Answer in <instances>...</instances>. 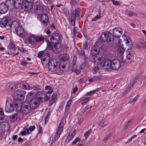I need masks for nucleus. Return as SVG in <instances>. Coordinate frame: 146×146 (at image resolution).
Here are the masks:
<instances>
[{
	"instance_id": "nucleus-43",
	"label": "nucleus",
	"mask_w": 146,
	"mask_h": 146,
	"mask_svg": "<svg viewBox=\"0 0 146 146\" xmlns=\"http://www.w3.org/2000/svg\"><path fill=\"white\" fill-rule=\"evenodd\" d=\"M83 47V48L86 50H87L90 48V44L88 41L85 42L84 44Z\"/></svg>"
},
{
	"instance_id": "nucleus-46",
	"label": "nucleus",
	"mask_w": 146,
	"mask_h": 146,
	"mask_svg": "<svg viewBox=\"0 0 146 146\" xmlns=\"http://www.w3.org/2000/svg\"><path fill=\"white\" fill-rule=\"evenodd\" d=\"M139 42L140 46L143 48H146V42H145L143 40H141Z\"/></svg>"
},
{
	"instance_id": "nucleus-58",
	"label": "nucleus",
	"mask_w": 146,
	"mask_h": 146,
	"mask_svg": "<svg viewBox=\"0 0 146 146\" xmlns=\"http://www.w3.org/2000/svg\"><path fill=\"white\" fill-rule=\"evenodd\" d=\"M80 141V139L78 137H77L76 138V139L72 143V145H74L77 143V142L78 141Z\"/></svg>"
},
{
	"instance_id": "nucleus-40",
	"label": "nucleus",
	"mask_w": 146,
	"mask_h": 146,
	"mask_svg": "<svg viewBox=\"0 0 146 146\" xmlns=\"http://www.w3.org/2000/svg\"><path fill=\"white\" fill-rule=\"evenodd\" d=\"M100 79L99 77L98 76L92 77L89 81L90 82H92L99 80Z\"/></svg>"
},
{
	"instance_id": "nucleus-50",
	"label": "nucleus",
	"mask_w": 146,
	"mask_h": 146,
	"mask_svg": "<svg viewBox=\"0 0 146 146\" xmlns=\"http://www.w3.org/2000/svg\"><path fill=\"white\" fill-rule=\"evenodd\" d=\"M98 89H95V90H93V91H90L89 92H87L86 94V96H89L92 94H93L95 93L97 91V90Z\"/></svg>"
},
{
	"instance_id": "nucleus-5",
	"label": "nucleus",
	"mask_w": 146,
	"mask_h": 146,
	"mask_svg": "<svg viewBox=\"0 0 146 146\" xmlns=\"http://www.w3.org/2000/svg\"><path fill=\"white\" fill-rule=\"evenodd\" d=\"M58 62L54 59H52L50 61L49 65L48 66V69L52 72H55L58 69Z\"/></svg>"
},
{
	"instance_id": "nucleus-25",
	"label": "nucleus",
	"mask_w": 146,
	"mask_h": 146,
	"mask_svg": "<svg viewBox=\"0 0 146 146\" xmlns=\"http://www.w3.org/2000/svg\"><path fill=\"white\" fill-rule=\"evenodd\" d=\"M102 43L100 44H98V42H97L96 44L93 47H92L91 49V51L92 52H93L94 53L96 54H98L100 51L99 46V45L101 46Z\"/></svg>"
},
{
	"instance_id": "nucleus-39",
	"label": "nucleus",
	"mask_w": 146,
	"mask_h": 146,
	"mask_svg": "<svg viewBox=\"0 0 146 146\" xmlns=\"http://www.w3.org/2000/svg\"><path fill=\"white\" fill-rule=\"evenodd\" d=\"M124 12L125 15H128L129 17H131L132 16H137L136 14L133 12L130 11L126 10Z\"/></svg>"
},
{
	"instance_id": "nucleus-38",
	"label": "nucleus",
	"mask_w": 146,
	"mask_h": 146,
	"mask_svg": "<svg viewBox=\"0 0 146 146\" xmlns=\"http://www.w3.org/2000/svg\"><path fill=\"white\" fill-rule=\"evenodd\" d=\"M36 43L37 42H44V38L43 36H35Z\"/></svg>"
},
{
	"instance_id": "nucleus-28",
	"label": "nucleus",
	"mask_w": 146,
	"mask_h": 146,
	"mask_svg": "<svg viewBox=\"0 0 146 146\" xmlns=\"http://www.w3.org/2000/svg\"><path fill=\"white\" fill-rule=\"evenodd\" d=\"M14 0H6L5 3H4L5 5L7 6L8 8L11 7V8L14 7Z\"/></svg>"
},
{
	"instance_id": "nucleus-51",
	"label": "nucleus",
	"mask_w": 146,
	"mask_h": 146,
	"mask_svg": "<svg viewBox=\"0 0 146 146\" xmlns=\"http://www.w3.org/2000/svg\"><path fill=\"white\" fill-rule=\"evenodd\" d=\"M95 55L91 54L89 57V60L90 61L92 62H95Z\"/></svg>"
},
{
	"instance_id": "nucleus-18",
	"label": "nucleus",
	"mask_w": 146,
	"mask_h": 146,
	"mask_svg": "<svg viewBox=\"0 0 146 146\" xmlns=\"http://www.w3.org/2000/svg\"><path fill=\"white\" fill-rule=\"evenodd\" d=\"M63 125H62L61 122H60L54 137V140L55 141H56L58 139L60 135L62 132L63 130Z\"/></svg>"
},
{
	"instance_id": "nucleus-20",
	"label": "nucleus",
	"mask_w": 146,
	"mask_h": 146,
	"mask_svg": "<svg viewBox=\"0 0 146 146\" xmlns=\"http://www.w3.org/2000/svg\"><path fill=\"white\" fill-rule=\"evenodd\" d=\"M101 65L103 69H104L111 68V61L108 59L106 60L101 63Z\"/></svg>"
},
{
	"instance_id": "nucleus-17",
	"label": "nucleus",
	"mask_w": 146,
	"mask_h": 146,
	"mask_svg": "<svg viewBox=\"0 0 146 146\" xmlns=\"http://www.w3.org/2000/svg\"><path fill=\"white\" fill-rule=\"evenodd\" d=\"M123 32L122 29L120 27H115L113 29V36L116 38H119L122 35Z\"/></svg>"
},
{
	"instance_id": "nucleus-42",
	"label": "nucleus",
	"mask_w": 146,
	"mask_h": 146,
	"mask_svg": "<svg viewBox=\"0 0 146 146\" xmlns=\"http://www.w3.org/2000/svg\"><path fill=\"white\" fill-rule=\"evenodd\" d=\"M92 108V106H86L83 113L85 115L87 114L91 110Z\"/></svg>"
},
{
	"instance_id": "nucleus-30",
	"label": "nucleus",
	"mask_w": 146,
	"mask_h": 146,
	"mask_svg": "<svg viewBox=\"0 0 146 146\" xmlns=\"http://www.w3.org/2000/svg\"><path fill=\"white\" fill-rule=\"evenodd\" d=\"M125 44L127 46V49H131L132 46V42L129 38L127 39L126 40H125Z\"/></svg>"
},
{
	"instance_id": "nucleus-22",
	"label": "nucleus",
	"mask_w": 146,
	"mask_h": 146,
	"mask_svg": "<svg viewBox=\"0 0 146 146\" xmlns=\"http://www.w3.org/2000/svg\"><path fill=\"white\" fill-rule=\"evenodd\" d=\"M8 9V8L6 5H5L4 3H2L0 4V13H5L7 11Z\"/></svg>"
},
{
	"instance_id": "nucleus-27",
	"label": "nucleus",
	"mask_w": 146,
	"mask_h": 146,
	"mask_svg": "<svg viewBox=\"0 0 146 146\" xmlns=\"http://www.w3.org/2000/svg\"><path fill=\"white\" fill-rule=\"evenodd\" d=\"M14 6L16 8H18L22 6L24 0H14Z\"/></svg>"
},
{
	"instance_id": "nucleus-23",
	"label": "nucleus",
	"mask_w": 146,
	"mask_h": 146,
	"mask_svg": "<svg viewBox=\"0 0 146 146\" xmlns=\"http://www.w3.org/2000/svg\"><path fill=\"white\" fill-rule=\"evenodd\" d=\"M49 52V51H46L45 50L40 51L38 54L37 56L42 60L43 58H45L44 55L48 56Z\"/></svg>"
},
{
	"instance_id": "nucleus-15",
	"label": "nucleus",
	"mask_w": 146,
	"mask_h": 146,
	"mask_svg": "<svg viewBox=\"0 0 146 146\" xmlns=\"http://www.w3.org/2000/svg\"><path fill=\"white\" fill-rule=\"evenodd\" d=\"M14 23H16L17 25V26L15 27L17 35L21 37H23L25 35L23 29L19 26V24L17 22H14Z\"/></svg>"
},
{
	"instance_id": "nucleus-11",
	"label": "nucleus",
	"mask_w": 146,
	"mask_h": 146,
	"mask_svg": "<svg viewBox=\"0 0 146 146\" xmlns=\"http://www.w3.org/2000/svg\"><path fill=\"white\" fill-rule=\"evenodd\" d=\"M121 62L117 59H114L111 62V69L114 70H118L120 67Z\"/></svg>"
},
{
	"instance_id": "nucleus-29",
	"label": "nucleus",
	"mask_w": 146,
	"mask_h": 146,
	"mask_svg": "<svg viewBox=\"0 0 146 146\" xmlns=\"http://www.w3.org/2000/svg\"><path fill=\"white\" fill-rule=\"evenodd\" d=\"M137 80V76L135 77V79L133 80V82L131 83L130 85H129L128 87L127 88L126 90L125 91V94L128 93V92L131 89V88H132L134 84L136 82Z\"/></svg>"
},
{
	"instance_id": "nucleus-62",
	"label": "nucleus",
	"mask_w": 146,
	"mask_h": 146,
	"mask_svg": "<svg viewBox=\"0 0 146 146\" xmlns=\"http://www.w3.org/2000/svg\"><path fill=\"white\" fill-rule=\"evenodd\" d=\"M99 69V68L98 66H95L94 68L93 71L94 73H96L98 70Z\"/></svg>"
},
{
	"instance_id": "nucleus-3",
	"label": "nucleus",
	"mask_w": 146,
	"mask_h": 146,
	"mask_svg": "<svg viewBox=\"0 0 146 146\" xmlns=\"http://www.w3.org/2000/svg\"><path fill=\"white\" fill-rule=\"evenodd\" d=\"M81 11V10L80 9L77 8L72 12L70 21L71 24L72 25H75L76 19L80 20L79 15Z\"/></svg>"
},
{
	"instance_id": "nucleus-52",
	"label": "nucleus",
	"mask_w": 146,
	"mask_h": 146,
	"mask_svg": "<svg viewBox=\"0 0 146 146\" xmlns=\"http://www.w3.org/2000/svg\"><path fill=\"white\" fill-rule=\"evenodd\" d=\"M56 100L55 99H54L51 98L49 102L50 106H51L53 104L55 103Z\"/></svg>"
},
{
	"instance_id": "nucleus-12",
	"label": "nucleus",
	"mask_w": 146,
	"mask_h": 146,
	"mask_svg": "<svg viewBox=\"0 0 146 146\" xmlns=\"http://www.w3.org/2000/svg\"><path fill=\"white\" fill-rule=\"evenodd\" d=\"M7 47L8 48L10 49V52H7V54L10 55L14 54V56H16L18 54V52L15 53L16 50L15 44L10 42Z\"/></svg>"
},
{
	"instance_id": "nucleus-64",
	"label": "nucleus",
	"mask_w": 146,
	"mask_h": 146,
	"mask_svg": "<svg viewBox=\"0 0 146 146\" xmlns=\"http://www.w3.org/2000/svg\"><path fill=\"white\" fill-rule=\"evenodd\" d=\"M57 95L56 93H54L52 95V96L51 97V98H52L56 100V99L57 98Z\"/></svg>"
},
{
	"instance_id": "nucleus-1",
	"label": "nucleus",
	"mask_w": 146,
	"mask_h": 146,
	"mask_svg": "<svg viewBox=\"0 0 146 146\" xmlns=\"http://www.w3.org/2000/svg\"><path fill=\"white\" fill-rule=\"evenodd\" d=\"M114 38L111 33L109 31H105L102 33L99 38L98 39V44H100L102 42L106 41L109 44L112 43Z\"/></svg>"
},
{
	"instance_id": "nucleus-57",
	"label": "nucleus",
	"mask_w": 146,
	"mask_h": 146,
	"mask_svg": "<svg viewBox=\"0 0 146 146\" xmlns=\"http://www.w3.org/2000/svg\"><path fill=\"white\" fill-rule=\"evenodd\" d=\"M137 98V97L135 96L132 99H131L129 101L128 103L131 104V103H134L136 101Z\"/></svg>"
},
{
	"instance_id": "nucleus-24",
	"label": "nucleus",
	"mask_w": 146,
	"mask_h": 146,
	"mask_svg": "<svg viewBox=\"0 0 146 146\" xmlns=\"http://www.w3.org/2000/svg\"><path fill=\"white\" fill-rule=\"evenodd\" d=\"M69 58V55L66 53H64L60 55L59 57V60L61 62L68 60Z\"/></svg>"
},
{
	"instance_id": "nucleus-35",
	"label": "nucleus",
	"mask_w": 146,
	"mask_h": 146,
	"mask_svg": "<svg viewBox=\"0 0 146 146\" xmlns=\"http://www.w3.org/2000/svg\"><path fill=\"white\" fill-rule=\"evenodd\" d=\"M59 69L62 72H66L68 70L70 69L69 66L64 65H60Z\"/></svg>"
},
{
	"instance_id": "nucleus-32",
	"label": "nucleus",
	"mask_w": 146,
	"mask_h": 146,
	"mask_svg": "<svg viewBox=\"0 0 146 146\" xmlns=\"http://www.w3.org/2000/svg\"><path fill=\"white\" fill-rule=\"evenodd\" d=\"M79 29L78 28L76 27H74L73 29V34L74 36H76L78 38L80 37V35L79 34Z\"/></svg>"
},
{
	"instance_id": "nucleus-19",
	"label": "nucleus",
	"mask_w": 146,
	"mask_h": 146,
	"mask_svg": "<svg viewBox=\"0 0 146 146\" xmlns=\"http://www.w3.org/2000/svg\"><path fill=\"white\" fill-rule=\"evenodd\" d=\"M134 57V56L132 52V50L127 49L126 53V58L128 60H129V61L126 62L125 61V62L124 61L123 62L125 63H127V64H128V63H129L133 59Z\"/></svg>"
},
{
	"instance_id": "nucleus-60",
	"label": "nucleus",
	"mask_w": 146,
	"mask_h": 146,
	"mask_svg": "<svg viewBox=\"0 0 146 146\" xmlns=\"http://www.w3.org/2000/svg\"><path fill=\"white\" fill-rule=\"evenodd\" d=\"M70 108L66 107L65 110L64 115H67L69 113V110Z\"/></svg>"
},
{
	"instance_id": "nucleus-41",
	"label": "nucleus",
	"mask_w": 146,
	"mask_h": 146,
	"mask_svg": "<svg viewBox=\"0 0 146 146\" xmlns=\"http://www.w3.org/2000/svg\"><path fill=\"white\" fill-rule=\"evenodd\" d=\"M125 50V48L122 46L119 47L117 50L118 52L121 55L123 54Z\"/></svg>"
},
{
	"instance_id": "nucleus-47",
	"label": "nucleus",
	"mask_w": 146,
	"mask_h": 146,
	"mask_svg": "<svg viewBox=\"0 0 146 146\" xmlns=\"http://www.w3.org/2000/svg\"><path fill=\"white\" fill-rule=\"evenodd\" d=\"M11 120L12 121H14L16 120L17 118L19 117V116L17 113H14V114L11 116Z\"/></svg>"
},
{
	"instance_id": "nucleus-56",
	"label": "nucleus",
	"mask_w": 146,
	"mask_h": 146,
	"mask_svg": "<svg viewBox=\"0 0 146 146\" xmlns=\"http://www.w3.org/2000/svg\"><path fill=\"white\" fill-rule=\"evenodd\" d=\"M113 4L115 5H120V2L119 1H115V0H111Z\"/></svg>"
},
{
	"instance_id": "nucleus-34",
	"label": "nucleus",
	"mask_w": 146,
	"mask_h": 146,
	"mask_svg": "<svg viewBox=\"0 0 146 146\" xmlns=\"http://www.w3.org/2000/svg\"><path fill=\"white\" fill-rule=\"evenodd\" d=\"M41 61L42 63L43 66H47L48 65V66L49 65L50 61V60L48 59H47V57L45 58H43V59H42Z\"/></svg>"
},
{
	"instance_id": "nucleus-44",
	"label": "nucleus",
	"mask_w": 146,
	"mask_h": 146,
	"mask_svg": "<svg viewBox=\"0 0 146 146\" xmlns=\"http://www.w3.org/2000/svg\"><path fill=\"white\" fill-rule=\"evenodd\" d=\"M95 62H94L96 63V64L98 65L99 64H100L99 62H100L101 60V58L100 57H98L97 55H95Z\"/></svg>"
},
{
	"instance_id": "nucleus-54",
	"label": "nucleus",
	"mask_w": 146,
	"mask_h": 146,
	"mask_svg": "<svg viewBox=\"0 0 146 146\" xmlns=\"http://www.w3.org/2000/svg\"><path fill=\"white\" fill-rule=\"evenodd\" d=\"M132 120L133 119L132 118H131L129 119V121L127 123L124 127V129H126L129 126L131 122L132 121Z\"/></svg>"
},
{
	"instance_id": "nucleus-45",
	"label": "nucleus",
	"mask_w": 146,
	"mask_h": 146,
	"mask_svg": "<svg viewBox=\"0 0 146 146\" xmlns=\"http://www.w3.org/2000/svg\"><path fill=\"white\" fill-rule=\"evenodd\" d=\"M92 132V130L90 129V130L87 131L85 133L84 136L85 137V139H87L89 136L90 135V133Z\"/></svg>"
},
{
	"instance_id": "nucleus-49",
	"label": "nucleus",
	"mask_w": 146,
	"mask_h": 146,
	"mask_svg": "<svg viewBox=\"0 0 146 146\" xmlns=\"http://www.w3.org/2000/svg\"><path fill=\"white\" fill-rule=\"evenodd\" d=\"M78 54L80 56H84L85 55V52L84 50H80L78 51Z\"/></svg>"
},
{
	"instance_id": "nucleus-31",
	"label": "nucleus",
	"mask_w": 146,
	"mask_h": 146,
	"mask_svg": "<svg viewBox=\"0 0 146 146\" xmlns=\"http://www.w3.org/2000/svg\"><path fill=\"white\" fill-rule=\"evenodd\" d=\"M18 87H19L20 88L25 90H29L30 88L29 85L26 83L25 84L22 83L18 84Z\"/></svg>"
},
{
	"instance_id": "nucleus-21",
	"label": "nucleus",
	"mask_w": 146,
	"mask_h": 146,
	"mask_svg": "<svg viewBox=\"0 0 146 146\" xmlns=\"http://www.w3.org/2000/svg\"><path fill=\"white\" fill-rule=\"evenodd\" d=\"M40 20L44 25H47L49 21V18L47 15L45 13H44L41 14Z\"/></svg>"
},
{
	"instance_id": "nucleus-14",
	"label": "nucleus",
	"mask_w": 146,
	"mask_h": 146,
	"mask_svg": "<svg viewBox=\"0 0 146 146\" xmlns=\"http://www.w3.org/2000/svg\"><path fill=\"white\" fill-rule=\"evenodd\" d=\"M0 25L2 27H5L7 29H9L11 27V24L8 23V21L7 17L2 18L0 22Z\"/></svg>"
},
{
	"instance_id": "nucleus-37",
	"label": "nucleus",
	"mask_w": 146,
	"mask_h": 146,
	"mask_svg": "<svg viewBox=\"0 0 146 146\" xmlns=\"http://www.w3.org/2000/svg\"><path fill=\"white\" fill-rule=\"evenodd\" d=\"M44 96V98L42 97H39V99H42V100H41V102H43L44 101H47L49 100L50 98V97L47 96L46 94H44L43 95Z\"/></svg>"
},
{
	"instance_id": "nucleus-10",
	"label": "nucleus",
	"mask_w": 146,
	"mask_h": 146,
	"mask_svg": "<svg viewBox=\"0 0 146 146\" xmlns=\"http://www.w3.org/2000/svg\"><path fill=\"white\" fill-rule=\"evenodd\" d=\"M22 109L23 113L25 114L29 113L32 109L29 103L27 102H24L22 104Z\"/></svg>"
},
{
	"instance_id": "nucleus-7",
	"label": "nucleus",
	"mask_w": 146,
	"mask_h": 146,
	"mask_svg": "<svg viewBox=\"0 0 146 146\" xmlns=\"http://www.w3.org/2000/svg\"><path fill=\"white\" fill-rule=\"evenodd\" d=\"M60 39L59 34L55 32H53L50 36V41L52 42H53L54 44L58 43Z\"/></svg>"
},
{
	"instance_id": "nucleus-63",
	"label": "nucleus",
	"mask_w": 146,
	"mask_h": 146,
	"mask_svg": "<svg viewBox=\"0 0 146 146\" xmlns=\"http://www.w3.org/2000/svg\"><path fill=\"white\" fill-rule=\"evenodd\" d=\"M76 3V2L75 0H71L70 1V3L72 6L74 5Z\"/></svg>"
},
{
	"instance_id": "nucleus-26",
	"label": "nucleus",
	"mask_w": 146,
	"mask_h": 146,
	"mask_svg": "<svg viewBox=\"0 0 146 146\" xmlns=\"http://www.w3.org/2000/svg\"><path fill=\"white\" fill-rule=\"evenodd\" d=\"M33 6V4L30 2H28L27 1H25V2L23 3L22 5L21 8L22 9H31Z\"/></svg>"
},
{
	"instance_id": "nucleus-4",
	"label": "nucleus",
	"mask_w": 146,
	"mask_h": 146,
	"mask_svg": "<svg viewBox=\"0 0 146 146\" xmlns=\"http://www.w3.org/2000/svg\"><path fill=\"white\" fill-rule=\"evenodd\" d=\"M26 92L21 90H18L14 93L13 96L16 100H22L24 99Z\"/></svg>"
},
{
	"instance_id": "nucleus-13",
	"label": "nucleus",
	"mask_w": 146,
	"mask_h": 146,
	"mask_svg": "<svg viewBox=\"0 0 146 146\" xmlns=\"http://www.w3.org/2000/svg\"><path fill=\"white\" fill-rule=\"evenodd\" d=\"M32 109L37 108L40 105V102L37 98H33L31 100L29 104Z\"/></svg>"
},
{
	"instance_id": "nucleus-8",
	"label": "nucleus",
	"mask_w": 146,
	"mask_h": 146,
	"mask_svg": "<svg viewBox=\"0 0 146 146\" xmlns=\"http://www.w3.org/2000/svg\"><path fill=\"white\" fill-rule=\"evenodd\" d=\"M58 48V47L57 45V44H54L53 42H48L47 43V46L46 49L45 50L46 51H48V50H51V51L56 52V50Z\"/></svg>"
},
{
	"instance_id": "nucleus-33",
	"label": "nucleus",
	"mask_w": 146,
	"mask_h": 146,
	"mask_svg": "<svg viewBox=\"0 0 146 146\" xmlns=\"http://www.w3.org/2000/svg\"><path fill=\"white\" fill-rule=\"evenodd\" d=\"M29 42L32 45H34L36 43L35 36H30L29 37Z\"/></svg>"
},
{
	"instance_id": "nucleus-2",
	"label": "nucleus",
	"mask_w": 146,
	"mask_h": 146,
	"mask_svg": "<svg viewBox=\"0 0 146 146\" xmlns=\"http://www.w3.org/2000/svg\"><path fill=\"white\" fill-rule=\"evenodd\" d=\"M16 108V110L18 108V104L15 102H10L7 101L6 102L5 111L7 112H11Z\"/></svg>"
},
{
	"instance_id": "nucleus-53",
	"label": "nucleus",
	"mask_w": 146,
	"mask_h": 146,
	"mask_svg": "<svg viewBox=\"0 0 146 146\" xmlns=\"http://www.w3.org/2000/svg\"><path fill=\"white\" fill-rule=\"evenodd\" d=\"M33 88L35 89L33 90H41V87L40 86L37 85H34Z\"/></svg>"
},
{
	"instance_id": "nucleus-48",
	"label": "nucleus",
	"mask_w": 146,
	"mask_h": 146,
	"mask_svg": "<svg viewBox=\"0 0 146 146\" xmlns=\"http://www.w3.org/2000/svg\"><path fill=\"white\" fill-rule=\"evenodd\" d=\"M73 137H72V135H71L70 134H69L66 137L65 141L67 143L69 142L71 140Z\"/></svg>"
},
{
	"instance_id": "nucleus-61",
	"label": "nucleus",
	"mask_w": 146,
	"mask_h": 146,
	"mask_svg": "<svg viewBox=\"0 0 146 146\" xmlns=\"http://www.w3.org/2000/svg\"><path fill=\"white\" fill-rule=\"evenodd\" d=\"M30 131L32 132L35 129V126H30L28 128Z\"/></svg>"
},
{
	"instance_id": "nucleus-6",
	"label": "nucleus",
	"mask_w": 146,
	"mask_h": 146,
	"mask_svg": "<svg viewBox=\"0 0 146 146\" xmlns=\"http://www.w3.org/2000/svg\"><path fill=\"white\" fill-rule=\"evenodd\" d=\"M46 6L43 5L37 6L35 8V12L36 14L40 15L42 13H46L47 11Z\"/></svg>"
},
{
	"instance_id": "nucleus-36",
	"label": "nucleus",
	"mask_w": 146,
	"mask_h": 146,
	"mask_svg": "<svg viewBox=\"0 0 146 146\" xmlns=\"http://www.w3.org/2000/svg\"><path fill=\"white\" fill-rule=\"evenodd\" d=\"M108 122L107 120L105 118L101 120L99 124L100 127H104L107 124Z\"/></svg>"
},
{
	"instance_id": "nucleus-16",
	"label": "nucleus",
	"mask_w": 146,
	"mask_h": 146,
	"mask_svg": "<svg viewBox=\"0 0 146 146\" xmlns=\"http://www.w3.org/2000/svg\"><path fill=\"white\" fill-rule=\"evenodd\" d=\"M76 59L77 57L76 56L73 57L72 64V69L73 72H76L77 74H78L80 73V71L78 69L76 64Z\"/></svg>"
},
{
	"instance_id": "nucleus-55",
	"label": "nucleus",
	"mask_w": 146,
	"mask_h": 146,
	"mask_svg": "<svg viewBox=\"0 0 146 146\" xmlns=\"http://www.w3.org/2000/svg\"><path fill=\"white\" fill-rule=\"evenodd\" d=\"M89 100V98H86L82 100L81 104L82 105H84Z\"/></svg>"
},
{
	"instance_id": "nucleus-9",
	"label": "nucleus",
	"mask_w": 146,
	"mask_h": 146,
	"mask_svg": "<svg viewBox=\"0 0 146 146\" xmlns=\"http://www.w3.org/2000/svg\"><path fill=\"white\" fill-rule=\"evenodd\" d=\"M18 88V85L17 83L15 84H8L6 87V90L7 92L10 94L14 91L16 88Z\"/></svg>"
},
{
	"instance_id": "nucleus-59",
	"label": "nucleus",
	"mask_w": 146,
	"mask_h": 146,
	"mask_svg": "<svg viewBox=\"0 0 146 146\" xmlns=\"http://www.w3.org/2000/svg\"><path fill=\"white\" fill-rule=\"evenodd\" d=\"M72 101V100L71 99H70L67 102V104L66 107H67L69 108H70V105Z\"/></svg>"
}]
</instances>
